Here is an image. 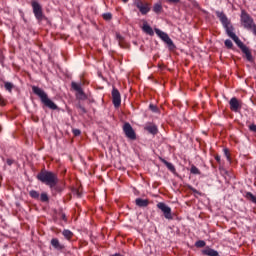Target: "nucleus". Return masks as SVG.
Returning <instances> with one entry per match:
<instances>
[{
  "label": "nucleus",
  "instance_id": "4468645a",
  "mask_svg": "<svg viewBox=\"0 0 256 256\" xmlns=\"http://www.w3.org/2000/svg\"><path fill=\"white\" fill-rule=\"evenodd\" d=\"M50 243L56 251H63L65 249V245L61 244L57 238H53Z\"/></svg>",
  "mask_w": 256,
  "mask_h": 256
},
{
  "label": "nucleus",
  "instance_id": "c756f323",
  "mask_svg": "<svg viewBox=\"0 0 256 256\" xmlns=\"http://www.w3.org/2000/svg\"><path fill=\"white\" fill-rule=\"evenodd\" d=\"M72 133L75 137H79V135H81V130L79 129H73Z\"/></svg>",
  "mask_w": 256,
  "mask_h": 256
},
{
  "label": "nucleus",
  "instance_id": "b1692460",
  "mask_svg": "<svg viewBox=\"0 0 256 256\" xmlns=\"http://www.w3.org/2000/svg\"><path fill=\"white\" fill-rule=\"evenodd\" d=\"M102 17L105 21H111V19H113V14H111L110 12L104 13Z\"/></svg>",
  "mask_w": 256,
  "mask_h": 256
},
{
  "label": "nucleus",
  "instance_id": "bb28decb",
  "mask_svg": "<svg viewBox=\"0 0 256 256\" xmlns=\"http://www.w3.org/2000/svg\"><path fill=\"white\" fill-rule=\"evenodd\" d=\"M206 243L204 240H198L195 243V247L201 248V247H205Z\"/></svg>",
  "mask_w": 256,
  "mask_h": 256
},
{
  "label": "nucleus",
  "instance_id": "4be33fe9",
  "mask_svg": "<svg viewBox=\"0 0 256 256\" xmlns=\"http://www.w3.org/2000/svg\"><path fill=\"white\" fill-rule=\"evenodd\" d=\"M62 235L68 240L73 238V232L70 230H63Z\"/></svg>",
  "mask_w": 256,
  "mask_h": 256
},
{
  "label": "nucleus",
  "instance_id": "e433bc0d",
  "mask_svg": "<svg viewBox=\"0 0 256 256\" xmlns=\"http://www.w3.org/2000/svg\"><path fill=\"white\" fill-rule=\"evenodd\" d=\"M0 105H5V100H3V98L0 95Z\"/></svg>",
  "mask_w": 256,
  "mask_h": 256
},
{
  "label": "nucleus",
  "instance_id": "6e6552de",
  "mask_svg": "<svg viewBox=\"0 0 256 256\" xmlns=\"http://www.w3.org/2000/svg\"><path fill=\"white\" fill-rule=\"evenodd\" d=\"M230 105V111H233L234 113H239L241 111V108L243 107V102L236 97H233L229 101Z\"/></svg>",
  "mask_w": 256,
  "mask_h": 256
},
{
  "label": "nucleus",
  "instance_id": "7c9ffc66",
  "mask_svg": "<svg viewBox=\"0 0 256 256\" xmlns=\"http://www.w3.org/2000/svg\"><path fill=\"white\" fill-rule=\"evenodd\" d=\"M116 39L119 41V45H121V42L123 41V36L121 34H116Z\"/></svg>",
  "mask_w": 256,
  "mask_h": 256
},
{
  "label": "nucleus",
  "instance_id": "c85d7f7f",
  "mask_svg": "<svg viewBox=\"0 0 256 256\" xmlns=\"http://www.w3.org/2000/svg\"><path fill=\"white\" fill-rule=\"evenodd\" d=\"M224 154L228 161H231V154L229 153V149H224Z\"/></svg>",
  "mask_w": 256,
  "mask_h": 256
},
{
  "label": "nucleus",
  "instance_id": "58836bf2",
  "mask_svg": "<svg viewBox=\"0 0 256 256\" xmlns=\"http://www.w3.org/2000/svg\"><path fill=\"white\" fill-rule=\"evenodd\" d=\"M61 218L63 219V221H67V216L65 214H62Z\"/></svg>",
  "mask_w": 256,
  "mask_h": 256
},
{
  "label": "nucleus",
  "instance_id": "20e7f679",
  "mask_svg": "<svg viewBox=\"0 0 256 256\" xmlns=\"http://www.w3.org/2000/svg\"><path fill=\"white\" fill-rule=\"evenodd\" d=\"M240 22L244 29H248L252 31V33L256 36V24L253 20V17L247 13L245 10H241Z\"/></svg>",
  "mask_w": 256,
  "mask_h": 256
},
{
  "label": "nucleus",
  "instance_id": "7ed1b4c3",
  "mask_svg": "<svg viewBox=\"0 0 256 256\" xmlns=\"http://www.w3.org/2000/svg\"><path fill=\"white\" fill-rule=\"evenodd\" d=\"M38 181H41V183H44L45 185H48L51 189L59 183V179L57 178V174L49 171H42L37 175Z\"/></svg>",
  "mask_w": 256,
  "mask_h": 256
},
{
  "label": "nucleus",
  "instance_id": "0eeeda50",
  "mask_svg": "<svg viewBox=\"0 0 256 256\" xmlns=\"http://www.w3.org/2000/svg\"><path fill=\"white\" fill-rule=\"evenodd\" d=\"M123 132L128 139H131V141H135V139H137V134L129 122H126L123 125Z\"/></svg>",
  "mask_w": 256,
  "mask_h": 256
},
{
  "label": "nucleus",
  "instance_id": "9b49d317",
  "mask_svg": "<svg viewBox=\"0 0 256 256\" xmlns=\"http://www.w3.org/2000/svg\"><path fill=\"white\" fill-rule=\"evenodd\" d=\"M112 103L116 109L121 107V93L117 88L112 89Z\"/></svg>",
  "mask_w": 256,
  "mask_h": 256
},
{
  "label": "nucleus",
  "instance_id": "412c9836",
  "mask_svg": "<svg viewBox=\"0 0 256 256\" xmlns=\"http://www.w3.org/2000/svg\"><path fill=\"white\" fill-rule=\"evenodd\" d=\"M190 173H192V175H201V170H199L197 166L192 165L190 168Z\"/></svg>",
  "mask_w": 256,
  "mask_h": 256
},
{
  "label": "nucleus",
  "instance_id": "473e14b6",
  "mask_svg": "<svg viewBox=\"0 0 256 256\" xmlns=\"http://www.w3.org/2000/svg\"><path fill=\"white\" fill-rule=\"evenodd\" d=\"M149 108L151 109V111H154V113H156L157 106L150 104Z\"/></svg>",
  "mask_w": 256,
  "mask_h": 256
},
{
  "label": "nucleus",
  "instance_id": "6ab92c4d",
  "mask_svg": "<svg viewBox=\"0 0 256 256\" xmlns=\"http://www.w3.org/2000/svg\"><path fill=\"white\" fill-rule=\"evenodd\" d=\"M142 29H143L144 33H147V35H154L155 34L153 32V28H151V26H149L148 24H144Z\"/></svg>",
  "mask_w": 256,
  "mask_h": 256
},
{
  "label": "nucleus",
  "instance_id": "f8f14e48",
  "mask_svg": "<svg viewBox=\"0 0 256 256\" xmlns=\"http://www.w3.org/2000/svg\"><path fill=\"white\" fill-rule=\"evenodd\" d=\"M137 9H139L140 13L142 15H147L149 11H151V7L149 6V3H143L141 1L136 3Z\"/></svg>",
  "mask_w": 256,
  "mask_h": 256
},
{
  "label": "nucleus",
  "instance_id": "5701e85b",
  "mask_svg": "<svg viewBox=\"0 0 256 256\" xmlns=\"http://www.w3.org/2000/svg\"><path fill=\"white\" fill-rule=\"evenodd\" d=\"M40 201H42V203H47V201H49V196L47 195V193H42L40 195Z\"/></svg>",
  "mask_w": 256,
  "mask_h": 256
},
{
  "label": "nucleus",
  "instance_id": "393cba45",
  "mask_svg": "<svg viewBox=\"0 0 256 256\" xmlns=\"http://www.w3.org/2000/svg\"><path fill=\"white\" fill-rule=\"evenodd\" d=\"M30 197H32V199H39V192L32 190L29 192Z\"/></svg>",
  "mask_w": 256,
  "mask_h": 256
},
{
  "label": "nucleus",
  "instance_id": "ddd939ff",
  "mask_svg": "<svg viewBox=\"0 0 256 256\" xmlns=\"http://www.w3.org/2000/svg\"><path fill=\"white\" fill-rule=\"evenodd\" d=\"M240 49L242 53L245 55V58L247 59V61H249L250 63H253V54H251V50L249 49V47L245 45Z\"/></svg>",
  "mask_w": 256,
  "mask_h": 256
},
{
  "label": "nucleus",
  "instance_id": "2eb2a0df",
  "mask_svg": "<svg viewBox=\"0 0 256 256\" xmlns=\"http://www.w3.org/2000/svg\"><path fill=\"white\" fill-rule=\"evenodd\" d=\"M159 160L167 167V169H169V171H171V173H173L174 175L175 173H177L175 166L171 162H167V160H165L164 158H159Z\"/></svg>",
  "mask_w": 256,
  "mask_h": 256
},
{
  "label": "nucleus",
  "instance_id": "f3484780",
  "mask_svg": "<svg viewBox=\"0 0 256 256\" xmlns=\"http://www.w3.org/2000/svg\"><path fill=\"white\" fill-rule=\"evenodd\" d=\"M145 130L151 133L152 135H157V133L159 132V130L157 129V126L154 124L146 125Z\"/></svg>",
  "mask_w": 256,
  "mask_h": 256
},
{
  "label": "nucleus",
  "instance_id": "72a5a7b5",
  "mask_svg": "<svg viewBox=\"0 0 256 256\" xmlns=\"http://www.w3.org/2000/svg\"><path fill=\"white\" fill-rule=\"evenodd\" d=\"M6 163L7 165L11 166L14 163V161L12 159H7Z\"/></svg>",
  "mask_w": 256,
  "mask_h": 256
},
{
  "label": "nucleus",
  "instance_id": "2f4dec72",
  "mask_svg": "<svg viewBox=\"0 0 256 256\" xmlns=\"http://www.w3.org/2000/svg\"><path fill=\"white\" fill-rule=\"evenodd\" d=\"M249 129H250V131H252L253 133H256V125H255V124H251V125L249 126Z\"/></svg>",
  "mask_w": 256,
  "mask_h": 256
},
{
  "label": "nucleus",
  "instance_id": "dca6fc26",
  "mask_svg": "<svg viewBox=\"0 0 256 256\" xmlns=\"http://www.w3.org/2000/svg\"><path fill=\"white\" fill-rule=\"evenodd\" d=\"M137 207H148L149 206V199L137 198L135 200Z\"/></svg>",
  "mask_w": 256,
  "mask_h": 256
},
{
  "label": "nucleus",
  "instance_id": "9d476101",
  "mask_svg": "<svg viewBox=\"0 0 256 256\" xmlns=\"http://www.w3.org/2000/svg\"><path fill=\"white\" fill-rule=\"evenodd\" d=\"M71 87L72 89H74V91H76L77 99H80L82 101L87 99V96L85 95V92H83V89L81 88L80 84L72 82Z\"/></svg>",
  "mask_w": 256,
  "mask_h": 256
},
{
  "label": "nucleus",
  "instance_id": "423d86ee",
  "mask_svg": "<svg viewBox=\"0 0 256 256\" xmlns=\"http://www.w3.org/2000/svg\"><path fill=\"white\" fill-rule=\"evenodd\" d=\"M157 208L162 211L165 219H168V221H173V213L171 212V207L163 202H160L157 204Z\"/></svg>",
  "mask_w": 256,
  "mask_h": 256
},
{
  "label": "nucleus",
  "instance_id": "f03ea898",
  "mask_svg": "<svg viewBox=\"0 0 256 256\" xmlns=\"http://www.w3.org/2000/svg\"><path fill=\"white\" fill-rule=\"evenodd\" d=\"M32 91L34 95H37V97L40 98L41 103L45 105V107H48V109H52V111H57L58 107L55 102H53L51 99H49V96L47 95L46 92H44L43 89L33 86Z\"/></svg>",
  "mask_w": 256,
  "mask_h": 256
},
{
  "label": "nucleus",
  "instance_id": "c9c22d12",
  "mask_svg": "<svg viewBox=\"0 0 256 256\" xmlns=\"http://www.w3.org/2000/svg\"><path fill=\"white\" fill-rule=\"evenodd\" d=\"M168 3H179L180 0H166Z\"/></svg>",
  "mask_w": 256,
  "mask_h": 256
},
{
  "label": "nucleus",
  "instance_id": "cd10ccee",
  "mask_svg": "<svg viewBox=\"0 0 256 256\" xmlns=\"http://www.w3.org/2000/svg\"><path fill=\"white\" fill-rule=\"evenodd\" d=\"M225 47H227V49H233V42L229 39L225 40Z\"/></svg>",
  "mask_w": 256,
  "mask_h": 256
},
{
  "label": "nucleus",
  "instance_id": "4c0bfd02",
  "mask_svg": "<svg viewBox=\"0 0 256 256\" xmlns=\"http://www.w3.org/2000/svg\"><path fill=\"white\" fill-rule=\"evenodd\" d=\"M75 195H76L77 197H81V192H79V190H75Z\"/></svg>",
  "mask_w": 256,
  "mask_h": 256
},
{
  "label": "nucleus",
  "instance_id": "79ce46f5",
  "mask_svg": "<svg viewBox=\"0 0 256 256\" xmlns=\"http://www.w3.org/2000/svg\"><path fill=\"white\" fill-rule=\"evenodd\" d=\"M99 77L103 78V76L101 74H98Z\"/></svg>",
  "mask_w": 256,
  "mask_h": 256
},
{
  "label": "nucleus",
  "instance_id": "1a4fd4ad",
  "mask_svg": "<svg viewBox=\"0 0 256 256\" xmlns=\"http://www.w3.org/2000/svg\"><path fill=\"white\" fill-rule=\"evenodd\" d=\"M155 33L160 37V39H162V41H164V43H166L168 47H175L173 40L169 38V34L161 31L160 29H155Z\"/></svg>",
  "mask_w": 256,
  "mask_h": 256
},
{
  "label": "nucleus",
  "instance_id": "a878e982",
  "mask_svg": "<svg viewBox=\"0 0 256 256\" xmlns=\"http://www.w3.org/2000/svg\"><path fill=\"white\" fill-rule=\"evenodd\" d=\"M4 87H5L6 91H9L10 93L13 90V84L11 82H5Z\"/></svg>",
  "mask_w": 256,
  "mask_h": 256
},
{
  "label": "nucleus",
  "instance_id": "39448f33",
  "mask_svg": "<svg viewBox=\"0 0 256 256\" xmlns=\"http://www.w3.org/2000/svg\"><path fill=\"white\" fill-rule=\"evenodd\" d=\"M31 7L33 10V14L35 18L37 19L38 23H41V21H47V16L43 13V6L39 4L36 0H33L31 2Z\"/></svg>",
  "mask_w": 256,
  "mask_h": 256
},
{
  "label": "nucleus",
  "instance_id": "a19ab883",
  "mask_svg": "<svg viewBox=\"0 0 256 256\" xmlns=\"http://www.w3.org/2000/svg\"><path fill=\"white\" fill-rule=\"evenodd\" d=\"M193 193H197V191L195 189H192Z\"/></svg>",
  "mask_w": 256,
  "mask_h": 256
},
{
  "label": "nucleus",
  "instance_id": "aec40b11",
  "mask_svg": "<svg viewBox=\"0 0 256 256\" xmlns=\"http://www.w3.org/2000/svg\"><path fill=\"white\" fill-rule=\"evenodd\" d=\"M153 11H154V13H157V15H159V13H161V11H163V6L161 5V3L154 4Z\"/></svg>",
  "mask_w": 256,
  "mask_h": 256
},
{
  "label": "nucleus",
  "instance_id": "f257e3e1",
  "mask_svg": "<svg viewBox=\"0 0 256 256\" xmlns=\"http://www.w3.org/2000/svg\"><path fill=\"white\" fill-rule=\"evenodd\" d=\"M216 16L218 17V19H220V22L222 23L224 29L226 30L228 37H230V39H232L234 43H236L239 49H242L243 47H245V45L241 42L239 37H237L235 32H233L235 31V28H233V25L231 24V20L227 18V15H225L221 11H216Z\"/></svg>",
  "mask_w": 256,
  "mask_h": 256
},
{
  "label": "nucleus",
  "instance_id": "f704fd0d",
  "mask_svg": "<svg viewBox=\"0 0 256 256\" xmlns=\"http://www.w3.org/2000/svg\"><path fill=\"white\" fill-rule=\"evenodd\" d=\"M215 159H216L217 163H221V156L216 155V156H215Z\"/></svg>",
  "mask_w": 256,
  "mask_h": 256
},
{
  "label": "nucleus",
  "instance_id": "ea45409f",
  "mask_svg": "<svg viewBox=\"0 0 256 256\" xmlns=\"http://www.w3.org/2000/svg\"><path fill=\"white\" fill-rule=\"evenodd\" d=\"M123 1V3H127V1H129V0H122Z\"/></svg>",
  "mask_w": 256,
  "mask_h": 256
},
{
  "label": "nucleus",
  "instance_id": "a211bd4d",
  "mask_svg": "<svg viewBox=\"0 0 256 256\" xmlns=\"http://www.w3.org/2000/svg\"><path fill=\"white\" fill-rule=\"evenodd\" d=\"M245 199H247L248 201H251V203H254L256 205V196L253 195V193L246 192Z\"/></svg>",
  "mask_w": 256,
  "mask_h": 256
}]
</instances>
